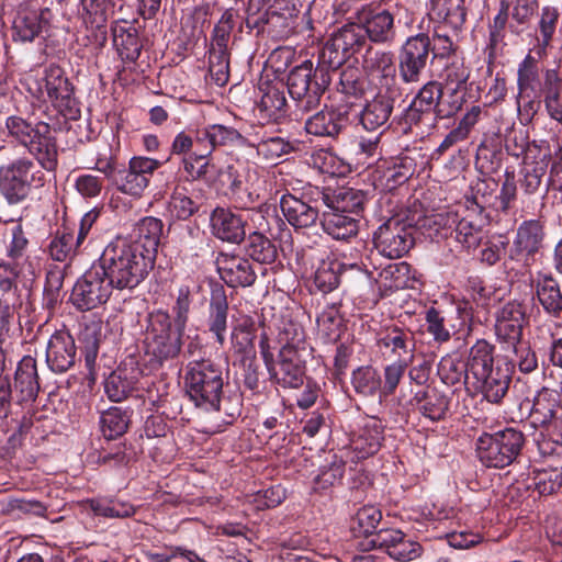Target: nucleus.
Masks as SVG:
<instances>
[{
	"mask_svg": "<svg viewBox=\"0 0 562 562\" xmlns=\"http://www.w3.org/2000/svg\"><path fill=\"white\" fill-rule=\"evenodd\" d=\"M98 263L119 290L136 288L154 267V262L130 245L126 237L111 240Z\"/></svg>",
	"mask_w": 562,
	"mask_h": 562,
	"instance_id": "nucleus-1",
	"label": "nucleus"
},
{
	"mask_svg": "<svg viewBox=\"0 0 562 562\" xmlns=\"http://www.w3.org/2000/svg\"><path fill=\"white\" fill-rule=\"evenodd\" d=\"M9 135L35 157L41 167L52 171L57 166V146L47 123L11 115L5 120Z\"/></svg>",
	"mask_w": 562,
	"mask_h": 562,
	"instance_id": "nucleus-2",
	"label": "nucleus"
},
{
	"mask_svg": "<svg viewBox=\"0 0 562 562\" xmlns=\"http://www.w3.org/2000/svg\"><path fill=\"white\" fill-rule=\"evenodd\" d=\"M493 347L479 340L470 350L469 370L481 381V392L486 401L498 404L506 395L510 376L507 370L493 368Z\"/></svg>",
	"mask_w": 562,
	"mask_h": 562,
	"instance_id": "nucleus-3",
	"label": "nucleus"
},
{
	"mask_svg": "<svg viewBox=\"0 0 562 562\" xmlns=\"http://www.w3.org/2000/svg\"><path fill=\"white\" fill-rule=\"evenodd\" d=\"M187 392L196 406L218 411L223 389V373L209 360L192 361L186 372Z\"/></svg>",
	"mask_w": 562,
	"mask_h": 562,
	"instance_id": "nucleus-4",
	"label": "nucleus"
},
{
	"mask_svg": "<svg viewBox=\"0 0 562 562\" xmlns=\"http://www.w3.org/2000/svg\"><path fill=\"white\" fill-rule=\"evenodd\" d=\"M44 184V173L33 160L21 157L0 167V193L13 205L24 201L32 187Z\"/></svg>",
	"mask_w": 562,
	"mask_h": 562,
	"instance_id": "nucleus-5",
	"label": "nucleus"
},
{
	"mask_svg": "<svg viewBox=\"0 0 562 562\" xmlns=\"http://www.w3.org/2000/svg\"><path fill=\"white\" fill-rule=\"evenodd\" d=\"M524 445V436L514 428L483 432L476 440L479 460L487 468L503 469L513 463Z\"/></svg>",
	"mask_w": 562,
	"mask_h": 562,
	"instance_id": "nucleus-6",
	"label": "nucleus"
},
{
	"mask_svg": "<svg viewBox=\"0 0 562 562\" xmlns=\"http://www.w3.org/2000/svg\"><path fill=\"white\" fill-rule=\"evenodd\" d=\"M29 90L37 98L45 100V97L64 115L75 117L74 90L65 76L64 70L57 65H49L45 68L41 78L29 80Z\"/></svg>",
	"mask_w": 562,
	"mask_h": 562,
	"instance_id": "nucleus-7",
	"label": "nucleus"
},
{
	"mask_svg": "<svg viewBox=\"0 0 562 562\" xmlns=\"http://www.w3.org/2000/svg\"><path fill=\"white\" fill-rule=\"evenodd\" d=\"M183 331L176 325L172 326L167 312L157 311L149 314L146 328L148 351L160 361L177 357L181 349Z\"/></svg>",
	"mask_w": 562,
	"mask_h": 562,
	"instance_id": "nucleus-8",
	"label": "nucleus"
},
{
	"mask_svg": "<svg viewBox=\"0 0 562 562\" xmlns=\"http://www.w3.org/2000/svg\"><path fill=\"white\" fill-rule=\"evenodd\" d=\"M113 289L101 266L92 265L74 285L70 299L77 308L89 311L104 304Z\"/></svg>",
	"mask_w": 562,
	"mask_h": 562,
	"instance_id": "nucleus-9",
	"label": "nucleus"
},
{
	"mask_svg": "<svg viewBox=\"0 0 562 562\" xmlns=\"http://www.w3.org/2000/svg\"><path fill=\"white\" fill-rule=\"evenodd\" d=\"M160 166L161 162L157 159L134 156L130 159L126 168L116 171L112 182L122 193L139 198Z\"/></svg>",
	"mask_w": 562,
	"mask_h": 562,
	"instance_id": "nucleus-10",
	"label": "nucleus"
},
{
	"mask_svg": "<svg viewBox=\"0 0 562 562\" xmlns=\"http://www.w3.org/2000/svg\"><path fill=\"white\" fill-rule=\"evenodd\" d=\"M367 38L378 45H392L396 40L395 16L378 3L363 4L357 12Z\"/></svg>",
	"mask_w": 562,
	"mask_h": 562,
	"instance_id": "nucleus-11",
	"label": "nucleus"
},
{
	"mask_svg": "<svg viewBox=\"0 0 562 562\" xmlns=\"http://www.w3.org/2000/svg\"><path fill=\"white\" fill-rule=\"evenodd\" d=\"M544 236V227L540 221H524L516 229L508 251V260L521 268L530 267L542 248Z\"/></svg>",
	"mask_w": 562,
	"mask_h": 562,
	"instance_id": "nucleus-12",
	"label": "nucleus"
},
{
	"mask_svg": "<svg viewBox=\"0 0 562 562\" xmlns=\"http://www.w3.org/2000/svg\"><path fill=\"white\" fill-rule=\"evenodd\" d=\"M430 52V40L425 33L409 36L400 50V76L405 83L420 81Z\"/></svg>",
	"mask_w": 562,
	"mask_h": 562,
	"instance_id": "nucleus-13",
	"label": "nucleus"
},
{
	"mask_svg": "<svg viewBox=\"0 0 562 562\" xmlns=\"http://www.w3.org/2000/svg\"><path fill=\"white\" fill-rule=\"evenodd\" d=\"M414 228L398 218H390L374 233L373 241L376 250L387 258H400L413 246Z\"/></svg>",
	"mask_w": 562,
	"mask_h": 562,
	"instance_id": "nucleus-14",
	"label": "nucleus"
},
{
	"mask_svg": "<svg viewBox=\"0 0 562 562\" xmlns=\"http://www.w3.org/2000/svg\"><path fill=\"white\" fill-rule=\"evenodd\" d=\"M376 346L385 359L413 362L415 356L414 333L405 327L391 325L376 336Z\"/></svg>",
	"mask_w": 562,
	"mask_h": 562,
	"instance_id": "nucleus-15",
	"label": "nucleus"
},
{
	"mask_svg": "<svg viewBox=\"0 0 562 562\" xmlns=\"http://www.w3.org/2000/svg\"><path fill=\"white\" fill-rule=\"evenodd\" d=\"M367 35L361 23H349L335 32L325 47L329 53L331 65L338 66L358 53L367 43Z\"/></svg>",
	"mask_w": 562,
	"mask_h": 562,
	"instance_id": "nucleus-16",
	"label": "nucleus"
},
{
	"mask_svg": "<svg viewBox=\"0 0 562 562\" xmlns=\"http://www.w3.org/2000/svg\"><path fill=\"white\" fill-rule=\"evenodd\" d=\"M248 213L216 207L210 216L212 234L226 243L240 244L246 236Z\"/></svg>",
	"mask_w": 562,
	"mask_h": 562,
	"instance_id": "nucleus-17",
	"label": "nucleus"
},
{
	"mask_svg": "<svg viewBox=\"0 0 562 562\" xmlns=\"http://www.w3.org/2000/svg\"><path fill=\"white\" fill-rule=\"evenodd\" d=\"M526 323V312L521 303L512 301L504 304L496 313L495 335L505 346L518 345Z\"/></svg>",
	"mask_w": 562,
	"mask_h": 562,
	"instance_id": "nucleus-18",
	"label": "nucleus"
},
{
	"mask_svg": "<svg viewBox=\"0 0 562 562\" xmlns=\"http://www.w3.org/2000/svg\"><path fill=\"white\" fill-rule=\"evenodd\" d=\"M363 69L380 91L393 93L396 86V67L391 52L369 47L363 57Z\"/></svg>",
	"mask_w": 562,
	"mask_h": 562,
	"instance_id": "nucleus-19",
	"label": "nucleus"
},
{
	"mask_svg": "<svg viewBox=\"0 0 562 562\" xmlns=\"http://www.w3.org/2000/svg\"><path fill=\"white\" fill-rule=\"evenodd\" d=\"M384 426L378 418L371 417L364 422L350 437L349 451L352 461H360L374 456L381 448Z\"/></svg>",
	"mask_w": 562,
	"mask_h": 562,
	"instance_id": "nucleus-20",
	"label": "nucleus"
},
{
	"mask_svg": "<svg viewBox=\"0 0 562 562\" xmlns=\"http://www.w3.org/2000/svg\"><path fill=\"white\" fill-rule=\"evenodd\" d=\"M222 280L232 288L250 286L256 281V272L250 261L238 255L221 254L216 260Z\"/></svg>",
	"mask_w": 562,
	"mask_h": 562,
	"instance_id": "nucleus-21",
	"label": "nucleus"
},
{
	"mask_svg": "<svg viewBox=\"0 0 562 562\" xmlns=\"http://www.w3.org/2000/svg\"><path fill=\"white\" fill-rule=\"evenodd\" d=\"M76 359L75 340L67 331H56L50 336L46 346V362L54 372H65Z\"/></svg>",
	"mask_w": 562,
	"mask_h": 562,
	"instance_id": "nucleus-22",
	"label": "nucleus"
},
{
	"mask_svg": "<svg viewBox=\"0 0 562 562\" xmlns=\"http://www.w3.org/2000/svg\"><path fill=\"white\" fill-rule=\"evenodd\" d=\"M162 234V223L156 217H145L138 222L134 235L127 237L130 245L155 262L157 249Z\"/></svg>",
	"mask_w": 562,
	"mask_h": 562,
	"instance_id": "nucleus-23",
	"label": "nucleus"
},
{
	"mask_svg": "<svg viewBox=\"0 0 562 562\" xmlns=\"http://www.w3.org/2000/svg\"><path fill=\"white\" fill-rule=\"evenodd\" d=\"M347 116L333 108L317 111L305 120L304 128L316 137H336L346 126Z\"/></svg>",
	"mask_w": 562,
	"mask_h": 562,
	"instance_id": "nucleus-24",
	"label": "nucleus"
},
{
	"mask_svg": "<svg viewBox=\"0 0 562 562\" xmlns=\"http://www.w3.org/2000/svg\"><path fill=\"white\" fill-rule=\"evenodd\" d=\"M280 207L290 225L295 228L313 226L319 216L316 204H311L293 194H283L280 200Z\"/></svg>",
	"mask_w": 562,
	"mask_h": 562,
	"instance_id": "nucleus-25",
	"label": "nucleus"
},
{
	"mask_svg": "<svg viewBox=\"0 0 562 562\" xmlns=\"http://www.w3.org/2000/svg\"><path fill=\"white\" fill-rule=\"evenodd\" d=\"M307 355L280 350L279 361L271 370L277 382L284 387H299L303 383L304 361Z\"/></svg>",
	"mask_w": 562,
	"mask_h": 562,
	"instance_id": "nucleus-26",
	"label": "nucleus"
},
{
	"mask_svg": "<svg viewBox=\"0 0 562 562\" xmlns=\"http://www.w3.org/2000/svg\"><path fill=\"white\" fill-rule=\"evenodd\" d=\"M49 10L22 11L13 22V40L33 42L47 26Z\"/></svg>",
	"mask_w": 562,
	"mask_h": 562,
	"instance_id": "nucleus-27",
	"label": "nucleus"
},
{
	"mask_svg": "<svg viewBox=\"0 0 562 562\" xmlns=\"http://www.w3.org/2000/svg\"><path fill=\"white\" fill-rule=\"evenodd\" d=\"M543 74L541 75L537 58L527 54L517 69L518 98L538 97L542 93Z\"/></svg>",
	"mask_w": 562,
	"mask_h": 562,
	"instance_id": "nucleus-28",
	"label": "nucleus"
},
{
	"mask_svg": "<svg viewBox=\"0 0 562 562\" xmlns=\"http://www.w3.org/2000/svg\"><path fill=\"white\" fill-rule=\"evenodd\" d=\"M322 226L331 238L348 240L358 234L359 217L328 209L323 213Z\"/></svg>",
	"mask_w": 562,
	"mask_h": 562,
	"instance_id": "nucleus-29",
	"label": "nucleus"
},
{
	"mask_svg": "<svg viewBox=\"0 0 562 562\" xmlns=\"http://www.w3.org/2000/svg\"><path fill=\"white\" fill-rule=\"evenodd\" d=\"M323 202L327 209L359 217L366 203V194L361 190L340 188L331 193H323Z\"/></svg>",
	"mask_w": 562,
	"mask_h": 562,
	"instance_id": "nucleus-30",
	"label": "nucleus"
},
{
	"mask_svg": "<svg viewBox=\"0 0 562 562\" xmlns=\"http://www.w3.org/2000/svg\"><path fill=\"white\" fill-rule=\"evenodd\" d=\"M543 103L550 119L562 123V77L554 68L543 70Z\"/></svg>",
	"mask_w": 562,
	"mask_h": 562,
	"instance_id": "nucleus-31",
	"label": "nucleus"
},
{
	"mask_svg": "<svg viewBox=\"0 0 562 562\" xmlns=\"http://www.w3.org/2000/svg\"><path fill=\"white\" fill-rule=\"evenodd\" d=\"M228 303L223 289L212 292L207 327L217 344L223 347L226 341Z\"/></svg>",
	"mask_w": 562,
	"mask_h": 562,
	"instance_id": "nucleus-32",
	"label": "nucleus"
},
{
	"mask_svg": "<svg viewBox=\"0 0 562 562\" xmlns=\"http://www.w3.org/2000/svg\"><path fill=\"white\" fill-rule=\"evenodd\" d=\"M536 295L543 310L559 316L562 312V291L560 283L551 274L541 273L535 281Z\"/></svg>",
	"mask_w": 562,
	"mask_h": 562,
	"instance_id": "nucleus-33",
	"label": "nucleus"
},
{
	"mask_svg": "<svg viewBox=\"0 0 562 562\" xmlns=\"http://www.w3.org/2000/svg\"><path fill=\"white\" fill-rule=\"evenodd\" d=\"M380 91L361 112V123L368 131H374L387 123L393 110V99Z\"/></svg>",
	"mask_w": 562,
	"mask_h": 562,
	"instance_id": "nucleus-34",
	"label": "nucleus"
},
{
	"mask_svg": "<svg viewBox=\"0 0 562 562\" xmlns=\"http://www.w3.org/2000/svg\"><path fill=\"white\" fill-rule=\"evenodd\" d=\"M262 92L257 109L262 120L278 122L285 114L286 99L282 87L266 85L260 87Z\"/></svg>",
	"mask_w": 562,
	"mask_h": 562,
	"instance_id": "nucleus-35",
	"label": "nucleus"
},
{
	"mask_svg": "<svg viewBox=\"0 0 562 562\" xmlns=\"http://www.w3.org/2000/svg\"><path fill=\"white\" fill-rule=\"evenodd\" d=\"M15 391L20 394L21 401H33L40 390L37 381L36 361L31 356L21 359L15 371Z\"/></svg>",
	"mask_w": 562,
	"mask_h": 562,
	"instance_id": "nucleus-36",
	"label": "nucleus"
},
{
	"mask_svg": "<svg viewBox=\"0 0 562 562\" xmlns=\"http://www.w3.org/2000/svg\"><path fill=\"white\" fill-rule=\"evenodd\" d=\"M351 386L362 397H379L381 401L382 376L372 366H360L351 373Z\"/></svg>",
	"mask_w": 562,
	"mask_h": 562,
	"instance_id": "nucleus-37",
	"label": "nucleus"
},
{
	"mask_svg": "<svg viewBox=\"0 0 562 562\" xmlns=\"http://www.w3.org/2000/svg\"><path fill=\"white\" fill-rule=\"evenodd\" d=\"M346 268L347 265L338 261L337 259L327 258L322 260L314 276V283L316 288L324 293L333 291L338 286L340 274L346 270ZM348 268L360 270L357 263H350L348 265Z\"/></svg>",
	"mask_w": 562,
	"mask_h": 562,
	"instance_id": "nucleus-38",
	"label": "nucleus"
},
{
	"mask_svg": "<svg viewBox=\"0 0 562 562\" xmlns=\"http://www.w3.org/2000/svg\"><path fill=\"white\" fill-rule=\"evenodd\" d=\"M256 338V323L249 315H239L234 319L231 342L238 353L249 355L254 351Z\"/></svg>",
	"mask_w": 562,
	"mask_h": 562,
	"instance_id": "nucleus-39",
	"label": "nucleus"
},
{
	"mask_svg": "<svg viewBox=\"0 0 562 562\" xmlns=\"http://www.w3.org/2000/svg\"><path fill=\"white\" fill-rule=\"evenodd\" d=\"M441 97V88L437 82L429 81L419 90L406 112L409 122H418L422 113L431 111Z\"/></svg>",
	"mask_w": 562,
	"mask_h": 562,
	"instance_id": "nucleus-40",
	"label": "nucleus"
},
{
	"mask_svg": "<svg viewBox=\"0 0 562 562\" xmlns=\"http://www.w3.org/2000/svg\"><path fill=\"white\" fill-rule=\"evenodd\" d=\"M130 425V414L121 407L112 406L100 415V430L108 440L124 435Z\"/></svg>",
	"mask_w": 562,
	"mask_h": 562,
	"instance_id": "nucleus-41",
	"label": "nucleus"
},
{
	"mask_svg": "<svg viewBox=\"0 0 562 562\" xmlns=\"http://www.w3.org/2000/svg\"><path fill=\"white\" fill-rule=\"evenodd\" d=\"M229 187L234 193L244 191L250 199L259 198L265 191V179L258 167L247 166L241 173L234 176Z\"/></svg>",
	"mask_w": 562,
	"mask_h": 562,
	"instance_id": "nucleus-42",
	"label": "nucleus"
},
{
	"mask_svg": "<svg viewBox=\"0 0 562 562\" xmlns=\"http://www.w3.org/2000/svg\"><path fill=\"white\" fill-rule=\"evenodd\" d=\"M280 350L292 351V353L308 355V346L305 341L303 327L292 321L284 322L278 334Z\"/></svg>",
	"mask_w": 562,
	"mask_h": 562,
	"instance_id": "nucleus-43",
	"label": "nucleus"
},
{
	"mask_svg": "<svg viewBox=\"0 0 562 562\" xmlns=\"http://www.w3.org/2000/svg\"><path fill=\"white\" fill-rule=\"evenodd\" d=\"M469 363L465 364L460 358L454 356H445L438 364V375L440 380L449 386L464 384L469 376Z\"/></svg>",
	"mask_w": 562,
	"mask_h": 562,
	"instance_id": "nucleus-44",
	"label": "nucleus"
},
{
	"mask_svg": "<svg viewBox=\"0 0 562 562\" xmlns=\"http://www.w3.org/2000/svg\"><path fill=\"white\" fill-rule=\"evenodd\" d=\"M247 144L256 147L258 156L268 162L280 159L293 149L292 145L280 136L262 137L257 144L254 142H247Z\"/></svg>",
	"mask_w": 562,
	"mask_h": 562,
	"instance_id": "nucleus-45",
	"label": "nucleus"
},
{
	"mask_svg": "<svg viewBox=\"0 0 562 562\" xmlns=\"http://www.w3.org/2000/svg\"><path fill=\"white\" fill-rule=\"evenodd\" d=\"M247 252L250 258L260 263H272L277 258L276 245L258 232L249 234Z\"/></svg>",
	"mask_w": 562,
	"mask_h": 562,
	"instance_id": "nucleus-46",
	"label": "nucleus"
},
{
	"mask_svg": "<svg viewBox=\"0 0 562 562\" xmlns=\"http://www.w3.org/2000/svg\"><path fill=\"white\" fill-rule=\"evenodd\" d=\"M313 65L305 61L292 69L288 76V91L291 98H301L314 89L312 85Z\"/></svg>",
	"mask_w": 562,
	"mask_h": 562,
	"instance_id": "nucleus-47",
	"label": "nucleus"
},
{
	"mask_svg": "<svg viewBox=\"0 0 562 562\" xmlns=\"http://www.w3.org/2000/svg\"><path fill=\"white\" fill-rule=\"evenodd\" d=\"M205 137L211 140L214 147L246 145L247 139L234 127L223 124L206 125Z\"/></svg>",
	"mask_w": 562,
	"mask_h": 562,
	"instance_id": "nucleus-48",
	"label": "nucleus"
},
{
	"mask_svg": "<svg viewBox=\"0 0 562 562\" xmlns=\"http://www.w3.org/2000/svg\"><path fill=\"white\" fill-rule=\"evenodd\" d=\"M430 14L438 21L453 25L464 22L465 18L459 0H431Z\"/></svg>",
	"mask_w": 562,
	"mask_h": 562,
	"instance_id": "nucleus-49",
	"label": "nucleus"
},
{
	"mask_svg": "<svg viewBox=\"0 0 562 562\" xmlns=\"http://www.w3.org/2000/svg\"><path fill=\"white\" fill-rule=\"evenodd\" d=\"M382 519L381 510L375 506L361 507L355 517V525L352 529L366 538L371 537L376 531V528Z\"/></svg>",
	"mask_w": 562,
	"mask_h": 562,
	"instance_id": "nucleus-50",
	"label": "nucleus"
},
{
	"mask_svg": "<svg viewBox=\"0 0 562 562\" xmlns=\"http://www.w3.org/2000/svg\"><path fill=\"white\" fill-rule=\"evenodd\" d=\"M89 507L95 515L110 518H125L135 513L133 505L122 501L91 499Z\"/></svg>",
	"mask_w": 562,
	"mask_h": 562,
	"instance_id": "nucleus-51",
	"label": "nucleus"
},
{
	"mask_svg": "<svg viewBox=\"0 0 562 562\" xmlns=\"http://www.w3.org/2000/svg\"><path fill=\"white\" fill-rule=\"evenodd\" d=\"M412 362L392 361L383 368L381 401L393 395Z\"/></svg>",
	"mask_w": 562,
	"mask_h": 562,
	"instance_id": "nucleus-52",
	"label": "nucleus"
},
{
	"mask_svg": "<svg viewBox=\"0 0 562 562\" xmlns=\"http://www.w3.org/2000/svg\"><path fill=\"white\" fill-rule=\"evenodd\" d=\"M102 334V325L98 321H92L86 324L85 329L81 333V339L85 342V360L90 371L93 370L99 344Z\"/></svg>",
	"mask_w": 562,
	"mask_h": 562,
	"instance_id": "nucleus-53",
	"label": "nucleus"
},
{
	"mask_svg": "<svg viewBox=\"0 0 562 562\" xmlns=\"http://www.w3.org/2000/svg\"><path fill=\"white\" fill-rule=\"evenodd\" d=\"M133 390V381L121 369L113 371L104 382V392L112 402L125 400Z\"/></svg>",
	"mask_w": 562,
	"mask_h": 562,
	"instance_id": "nucleus-54",
	"label": "nucleus"
},
{
	"mask_svg": "<svg viewBox=\"0 0 562 562\" xmlns=\"http://www.w3.org/2000/svg\"><path fill=\"white\" fill-rule=\"evenodd\" d=\"M80 245L76 244L75 235L66 229L58 232L49 244V254L56 261L63 262L71 258Z\"/></svg>",
	"mask_w": 562,
	"mask_h": 562,
	"instance_id": "nucleus-55",
	"label": "nucleus"
},
{
	"mask_svg": "<svg viewBox=\"0 0 562 562\" xmlns=\"http://www.w3.org/2000/svg\"><path fill=\"white\" fill-rule=\"evenodd\" d=\"M402 531L398 529H381L369 538L363 539L359 546L363 550L378 549L390 555L392 548L396 541H400Z\"/></svg>",
	"mask_w": 562,
	"mask_h": 562,
	"instance_id": "nucleus-56",
	"label": "nucleus"
},
{
	"mask_svg": "<svg viewBox=\"0 0 562 562\" xmlns=\"http://www.w3.org/2000/svg\"><path fill=\"white\" fill-rule=\"evenodd\" d=\"M533 482L541 495H550L562 487V471L558 468L535 469Z\"/></svg>",
	"mask_w": 562,
	"mask_h": 562,
	"instance_id": "nucleus-57",
	"label": "nucleus"
},
{
	"mask_svg": "<svg viewBox=\"0 0 562 562\" xmlns=\"http://www.w3.org/2000/svg\"><path fill=\"white\" fill-rule=\"evenodd\" d=\"M456 225V240L462 245L463 248L471 250L475 249L482 239V229L469 218H460L457 216Z\"/></svg>",
	"mask_w": 562,
	"mask_h": 562,
	"instance_id": "nucleus-58",
	"label": "nucleus"
},
{
	"mask_svg": "<svg viewBox=\"0 0 562 562\" xmlns=\"http://www.w3.org/2000/svg\"><path fill=\"white\" fill-rule=\"evenodd\" d=\"M168 211L179 220H186L196 211V205L188 195L184 187L177 186L175 188L168 203Z\"/></svg>",
	"mask_w": 562,
	"mask_h": 562,
	"instance_id": "nucleus-59",
	"label": "nucleus"
},
{
	"mask_svg": "<svg viewBox=\"0 0 562 562\" xmlns=\"http://www.w3.org/2000/svg\"><path fill=\"white\" fill-rule=\"evenodd\" d=\"M7 255L15 260L21 259L29 245L21 221H12V226L7 229Z\"/></svg>",
	"mask_w": 562,
	"mask_h": 562,
	"instance_id": "nucleus-60",
	"label": "nucleus"
},
{
	"mask_svg": "<svg viewBox=\"0 0 562 562\" xmlns=\"http://www.w3.org/2000/svg\"><path fill=\"white\" fill-rule=\"evenodd\" d=\"M192 289L188 284H182L178 289V294L176 299V303L172 307V313L175 316V325L180 328V330H184L188 319L189 312L192 303Z\"/></svg>",
	"mask_w": 562,
	"mask_h": 562,
	"instance_id": "nucleus-61",
	"label": "nucleus"
},
{
	"mask_svg": "<svg viewBox=\"0 0 562 562\" xmlns=\"http://www.w3.org/2000/svg\"><path fill=\"white\" fill-rule=\"evenodd\" d=\"M114 42L122 59L135 61L139 57L142 47L135 31L116 34Z\"/></svg>",
	"mask_w": 562,
	"mask_h": 562,
	"instance_id": "nucleus-62",
	"label": "nucleus"
},
{
	"mask_svg": "<svg viewBox=\"0 0 562 562\" xmlns=\"http://www.w3.org/2000/svg\"><path fill=\"white\" fill-rule=\"evenodd\" d=\"M209 70L213 81L217 86H225L229 78L228 53H210Z\"/></svg>",
	"mask_w": 562,
	"mask_h": 562,
	"instance_id": "nucleus-63",
	"label": "nucleus"
},
{
	"mask_svg": "<svg viewBox=\"0 0 562 562\" xmlns=\"http://www.w3.org/2000/svg\"><path fill=\"white\" fill-rule=\"evenodd\" d=\"M456 223L457 213H434L425 216L422 227L426 228L428 231V237L432 238L434 236L441 235L442 231L450 228Z\"/></svg>",
	"mask_w": 562,
	"mask_h": 562,
	"instance_id": "nucleus-64",
	"label": "nucleus"
}]
</instances>
